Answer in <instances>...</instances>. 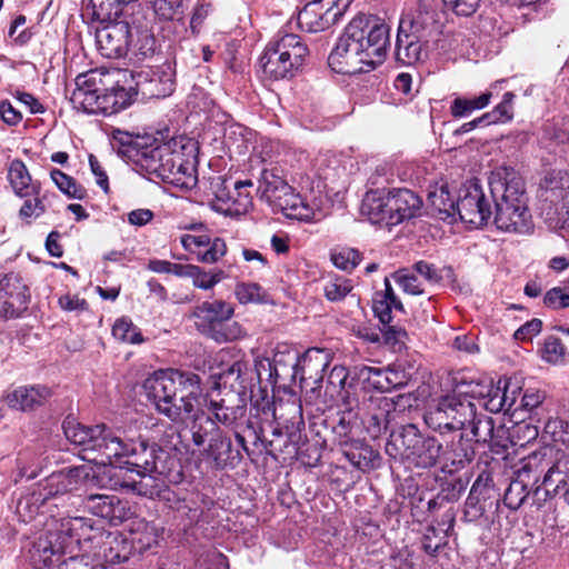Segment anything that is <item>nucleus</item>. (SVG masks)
I'll list each match as a JSON object with an SVG mask.
<instances>
[{
    "label": "nucleus",
    "mask_w": 569,
    "mask_h": 569,
    "mask_svg": "<svg viewBox=\"0 0 569 569\" xmlns=\"http://www.w3.org/2000/svg\"><path fill=\"white\" fill-rule=\"evenodd\" d=\"M66 438L79 447L82 459L106 467L98 483L112 490L124 489L153 498L164 487V461L168 452L147 441L131 437L124 429L106 425L87 427L74 419L63 422Z\"/></svg>",
    "instance_id": "f257e3e1"
},
{
    "label": "nucleus",
    "mask_w": 569,
    "mask_h": 569,
    "mask_svg": "<svg viewBox=\"0 0 569 569\" xmlns=\"http://www.w3.org/2000/svg\"><path fill=\"white\" fill-rule=\"evenodd\" d=\"M390 28L379 18L356 16L328 57L330 68L341 74L368 72L381 64L390 48Z\"/></svg>",
    "instance_id": "f03ea898"
},
{
    "label": "nucleus",
    "mask_w": 569,
    "mask_h": 569,
    "mask_svg": "<svg viewBox=\"0 0 569 569\" xmlns=\"http://www.w3.org/2000/svg\"><path fill=\"white\" fill-rule=\"evenodd\" d=\"M147 398L170 421L184 422L200 405V377L178 369L158 370L143 382Z\"/></svg>",
    "instance_id": "7ed1b4c3"
},
{
    "label": "nucleus",
    "mask_w": 569,
    "mask_h": 569,
    "mask_svg": "<svg viewBox=\"0 0 569 569\" xmlns=\"http://www.w3.org/2000/svg\"><path fill=\"white\" fill-rule=\"evenodd\" d=\"M496 201L493 222L502 231L526 233L532 228L525 182L512 168L496 169L489 179Z\"/></svg>",
    "instance_id": "20e7f679"
},
{
    "label": "nucleus",
    "mask_w": 569,
    "mask_h": 569,
    "mask_svg": "<svg viewBox=\"0 0 569 569\" xmlns=\"http://www.w3.org/2000/svg\"><path fill=\"white\" fill-rule=\"evenodd\" d=\"M90 519L68 517L52 520L31 542L28 550L33 568L46 569L58 563L66 553L80 546V536L90 531Z\"/></svg>",
    "instance_id": "39448f33"
},
{
    "label": "nucleus",
    "mask_w": 569,
    "mask_h": 569,
    "mask_svg": "<svg viewBox=\"0 0 569 569\" xmlns=\"http://www.w3.org/2000/svg\"><path fill=\"white\" fill-rule=\"evenodd\" d=\"M257 192L273 210L300 220L313 219L311 208L295 192L287 181L284 169L278 163H269L262 169Z\"/></svg>",
    "instance_id": "423d86ee"
},
{
    "label": "nucleus",
    "mask_w": 569,
    "mask_h": 569,
    "mask_svg": "<svg viewBox=\"0 0 569 569\" xmlns=\"http://www.w3.org/2000/svg\"><path fill=\"white\" fill-rule=\"evenodd\" d=\"M196 150L194 143L184 137H174L160 142L153 139L151 144L141 146L134 154V162L148 173L156 174L162 180L173 179L172 173L183 164L182 156Z\"/></svg>",
    "instance_id": "0eeeda50"
},
{
    "label": "nucleus",
    "mask_w": 569,
    "mask_h": 569,
    "mask_svg": "<svg viewBox=\"0 0 569 569\" xmlns=\"http://www.w3.org/2000/svg\"><path fill=\"white\" fill-rule=\"evenodd\" d=\"M308 53L307 44L298 34H278L260 59L262 71L274 80L291 78L303 66Z\"/></svg>",
    "instance_id": "6e6552de"
},
{
    "label": "nucleus",
    "mask_w": 569,
    "mask_h": 569,
    "mask_svg": "<svg viewBox=\"0 0 569 569\" xmlns=\"http://www.w3.org/2000/svg\"><path fill=\"white\" fill-rule=\"evenodd\" d=\"M386 452L393 457L400 456L418 468H431L442 458V445L435 437L423 436L415 425L409 423L398 433L391 435Z\"/></svg>",
    "instance_id": "1a4fd4ad"
},
{
    "label": "nucleus",
    "mask_w": 569,
    "mask_h": 569,
    "mask_svg": "<svg viewBox=\"0 0 569 569\" xmlns=\"http://www.w3.org/2000/svg\"><path fill=\"white\" fill-rule=\"evenodd\" d=\"M476 405L460 396L455 389L451 393L439 397L423 416L426 425L443 435L467 428L468 421L475 419Z\"/></svg>",
    "instance_id": "9d476101"
},
{
    "label": "nucleus",
    "mask_w": 569,
    "mask_h": 569,
    "mask_svg": "<svg viewBox=\"0 0 569 569\" xmlns=\"http://www.w3.org/2000/svg\"><path fill=\"white\" fill-rule=\"evenodd\" d=\"M90 527V531L80 536V549L91 553L99 565L121 563L129 559L131 546L122 535L96 528L91 519Z\"/></svg>",
    "instance_id": "9b49d317"
},
{
    "label": "nucleus",
    "mask_w": 569,
    "mask_h": 569,
    "mask_svg": "<svg viewBox=\"0 0 569 569\" xmlns=\"http://www.w3.org/2000/svg\"><path fill=\"white\" fill-rule=\"evenodd\" d=\"M251 180H239L232 182L221 176L210 180V189L214 196L212 208L226 216L244 214L252 206V198L248 188H251Z\"/></svg>",
    "instance_id": "f8f14e48"
},
{
    "label": "nucleus",
    "mask_w": 569,
    "mask_h": 569,
    "mask_svg": "<svg viewBox=\"0 0 569 569\" xmlns=\"http://www.w3.org/2000/svg\"><path fill=\"white\" fill-rule=\"evenodd\" d=\"M443 14L438 0H418L416 8L400 19L405 30L420 34L422 39L437 41L442 32Z\"/></svg>",
    "instance_id": "ddd939ff"
},
{
    "label": "nucleus",
    "mask_w": 569,
    "mask_h": 569,
    "mask_svg": "<svg viewBox=\"0 0 569 569\" xmlns=\"http://www.w3.org/2000/svg\"><path fill=\"white\" fill-rule=\"evenodd\" d=\"M204 401L207 410L213 416L214 423L219 422L237 429L246 419L247 405L240 392L218 391L216 395H209Z\"/></svg>",
    "instance_id": "4468645a"
},
{
    "label": "nucleus",
    "mask_w": 569,
    "mask_h": 569,
    "mask_svg": "<svg viewBox=\"0 0 569 569\" xmlns=\"http://www.w3.org/2000/svg\"><path fill=\"white\" fill-rule=\"evenodd\" d=\"M456 214L471 228H480L488 222L491 217L490 204L478 183H470L461 190L456 203Z\"/></svg>",
    "instance_id": "2eb2a0df"
},
{
    "label": "nucleus",
    "mask_w": 569,
    "mask_h": 569,
    "mask_svg": "<svg viewBox=\"0 0 569 569\" xmlns=\"http://www.w3.org/2000/svg\"><path fill=\"white\" fill-rule=\"evenodd\" d=\"M130 77L134 94H141L143 99L166 98L174 90L173 72L169 67L133 71Z\"/></svg>",
    "instance_id": "dca6fc26"
},
{
    "label": "nucleus",
    "mask_w": 569,
    "mask_h": 569,
    "mask_svg": "<svg viewBox=\"0 0 569 569\" xmlns=\"http://www.w3.org/2000/svg\"><path fill=\"white\" fill-rule=\"evenodd\" d=\"M91 471L90 467L82 465L54 472L46 479V482L39 489L42 493H46L48 501L56 499L93 482L96 477Z\"/></svg>",
    "instance_id": "f3484780"
},
{
    "label": "nucleus",
    "mask_w": 569,
    "mask_h": 569,
    "mask_svg": "<svg viewBox=\"0 0 569 569\" xmlns=\"http://www.w3.org/2000/svg\"><path fill=\"white\" fill-rule=\"evenodd\" d=\"M342 10L336 0H315L307 3L298 13V24L307 32H319L336 23Z\"/></svg>",
    "instance_id": "a211bd4d"
},
{
    "label": "nucleus",
    "mask_w": 569,
    "mask_h": 569,
    "mask_svg": "<svg viewBox=\"0 0 569 569\" xmlns=\"http://www.w3.org/2000/svg\"><path fill=\"white\" fill-rule=\"evenodd\" d=\"M130 26L127 21L102 24L96 29V42L101 56L118 59L127 54L130 44Z\"/></svg>",
    "instance_id": "6ab92c4d"
},
{
    "label": "nucleus",
    "mask_w": 569,
    "mask_h": 569,
    "mask_svg": "<svg viewBox=\"0 0 569 569\" xmlns=\"http://www.w3.org/2000/svg\"><path fill=\"white\" fill-rule=\"evenodd\" d=\"M82 503L88 512L113 526L122 523L133 515L129 502L113 495L91 493Z\"/></svg>",
    "instance_id": "aec40b11"
},
{
    "label": "nucleus",
    "mask_w": 569,
    "mask_h": 569,
    "mask_svg": "<svg viewBox=\"0 0 569 569\" xmlns=\"http://www.w3.org/2000/svg\"><path fill=\"white\" fill-rule=\"evenodd\" d=\"M550 453L551 450L542 449L522 458L515 466V477L536 491L539 490L543 487L542 480L545 475L550 468H555L556 465V462H552Z\"/></svg>",
    "instance_id": "412c9836"
},
{
    "label": "nucleus",
    "mask_w": 569,
    "mask_h": 569,
    "mask_svg": "<svg viewBox=\"0 0 569 569\" xmlns=\"http://www.w3.org/2000/svg\"><path fill=\"white\" fill-rule=\"evenodd\" d=\"M234 308L223 300L203 301L191 312L198 329L204 333H214L216 329L232 318Z\"/></svg>",
    "instance_id": "4be33fe9"
},
{
    "label": "nucleus",
    "mask_w": 569,
    "mask_h": 569,
    "mask_svg": "<svg viewBox=\"0 0 569 569\" xmlns=\"http://www.w3.org/2000/svg\"><path fill=\"white\" fill-rule=\"evenodd\" d=\"M431 39H422L411 30H405L399 24L396 40V59L403 64L410 66L425 60L431 49Z\"/></svg>",
    "instance_id": "5701e85b"
},
{
    "label": "nucleus",
    "mask_w": 569,
    "mask_h": 569,
    "mask_svg": "<svg viewBox=\"0 0 569 569\" xmlns=\"http://www.w3.org/2000/svg\"><path fill=\"white\" fill-rule=\"evenodd\" d=\"M27 288L18 280L0 281V317H18L28 306Z\"/></svg>",
    "instance_id": "b1692460"
},
{
    "label": "nucleus",
    "mask_w": 569,
    "mask_h": 569,
    "mask_svg": "<svg viewBox=\"0 0 569 569\" xmlns=\"http://www.w3.org/2000/svg\"><path fill=\"white\" fill-rule=\"evenodd\" d=\"M420 198L409 189H398L389 192L388 226H396L411 219L421 208Z\"/></svg>",
    "instance_id": "393cba45"
},
{
    "label": "nucleus",
    "mask_w": 569,
    "mask_h": 569,
    "mask_svg": "<svg viewBox=\"0 0 569 569\" xmlns=\"http://www.w3.org/2000/svg\"><path fill=\"white\" fill-rule=\"evenodd\" d=\"M51 397L50 388L37 385L18 387L8 392L4 400L10 408L27 411L44 405Z\"/></svg>",
    "instance_id": "a878e982"
},
{
    "label": "nucleus",
    "mask_w": 569,
    "mask_h": 569,
    "mask_svg": "<svg viewBox=\"0 0 569 569\" xmlns=\"http://www.w3.org/2000/svg\"><path fill=\"white\" fill-rule=\"evenodd\" d=\"M358 377L367 388L380 392H390L403 386V376L390 368L362 366L358 369Z\"/></svg>",
    "instance_id": "bb28decb"
},
{
    "label": "nucleus",
    "mask_w": 569,
    "mask_h": 569,
    "mask_svg": "<svg viewBox=\"0 0 569 569\" xmlns=\"http://www.w3.org/2000/svg\"><path fill=\"white\" fill-rule=\"evenodd\" d=\"M392 409L393 405L388 398H371L369 400L362 422L372 438H378L387 430Z\"/></svg>",
    "instance_id": "cd10ccee"
},
{
    "label": "nucleus",
    "mask_w": 569,
    "mask_h": 569,
    "mask_svg": "<svg viewBox=\"0 0 569 569\" xmlns=\"http://www.w3.org/2000/svg\"><path fill=\"white\" fill-rule=\"evenodd\" d=\"M496 385L487 377H467L461 375L455 378V390L472 401V399L482 400V403L490 399Z\"/></svg>",
    "instance_id": "c85d7f7f"
},
{
    "label": "nucleus",
    "mask_w": 569,
    "mask_h": 569,
    "mask_svg": "<svg viewBox=\"0 0 569 569\" xmlns=\"http://www.w3.org/2000/svg\"><path fill=\"white\" fill-rule=\"evenodd\" d=\"M389 192L383 190L368 191L361 203V213L372 223H385L389 219Z\"/></svg>",
    "instance_id": "c756f323"
},
{
    "label": "nucleus",
    "mask_w": 569,
    "mask_h": 569,
    "mask_svg": "<svg viewBox=\"0 0 569 569\" xmlns=\"http://www.w3.org/2000/svg\"><path fill=\"white\" fill-rule=\"evenodd\" d=\"M520 391V388L512 383L510 380H499L495 387L492 396L490 399L486 400L482 407L486 410L497 413L500 411L508 412L512 409L516 403L517 393Z\"/></svg>",
    "instance_id": "7c9ffc66"
},
{
    "label": "nucleus",
    "mask_w": 569,
    "mask_h": 569,
    "mask_svg": "<svg viewBox=\"0 0 569 569\" xmlns=\"http://www.w3.org/2000/svg\"><path fill=\"white\" fill-rule=\"evenodd\" d=\"M133 0H89L88 10H90L93 21L101 26L120 21L124 8Z\"/></svg>",
    "instance_id": "2f4dec72"
},
{
    "label": "nucleus",
    "mask_w": 569,
    "mask_h": 569,
    "mask_svg": "<svg viewBox=\"0 0 569 569\" xmlns=\"http://www.w3.org/2000/svg\"><path fill=\"white\" fill-rule=\"evenodd\" d=\"M542 485L547 492L560 495L569 505V459L558 460L545 475Z\"/></svg>",
    "instance_id": "473e14b6"
},
{
    "label": "nucleus",
    "mask_w": 569,
    "mask_h": 569,
    "mask_svg": "<svg viewBox=\"0 0 569 569\" xmlns=\"http://www.w3.org/2000/svg\"><path fill=\"white\" fill-rule=\"evenodd\" d=\"M161 532L153 522L138 519L132 523L130 546L139 552L150 550L158 545Z\"/></svg>",
    "instance_id": "72a5a7b5"
},
{
    "label": "nucleus",
    "mask_w": 569,
    "mask_h": 569,
    "mask_svg": "<svg viewBox=\"0 0 569 569\" xmlns=\"http://www.w3.org/2000/svg\"><path fill=\"white\" fill-rule=\"evenodd\" d=\"M8 179L17 196L24 198L38 194V184L32 182L31 176L22 160L14 159L10 162Z\"/></svg>",
    "instance_id": "f704fd0d"
},
{
    "label": "nucleus",
    "mask_w": 569,
    "mask_h": 569,
    "mask_svg": "<svg viewBox=\"0 0 569 569\" xmlns=\"http://www.w3.org/2000/svg\"><path fill=\"white\" fill-rule=\"evenodd\" d=\"M557 198L560 203L556 207L553 216L548 212L549 227L556 231L569 229V173H566L560 179V187L558 188Z\"/></svg>",
    "instance_id": "c9c22d12"
},
{
    "label": "nucleus",
    "mask_w": 569,
    "mask_h": 569,
    "mask_svg": "<svg viewBox=\"0 0 569 569\" xmlns=\"http://www.w3.org/2000/svg\"><path fill=\"white\" fill-rule=\"evenodd\" d=\"M428 202L439 219H455L457 201L450 196L447 184L435 186L429 190Z\"/></svg>",
    "instance_id": "e433bc0d"
},
{
    "label": "nucleus",
    "mask_w": 569,
    "mask_h": 569,
    "mask_svg": "<svg viewBox=\"0 0 569 569\" xmlns=\"http://www.w3.org/2000/svg\"><path fill=\"white\" fill-rule=\"evenodd\" d=\"M120 76L126 78V73H122L120 70L109 71L106 69H94L90 70L86 73L79 74L76 78L77 89H96L102 91V89L109 83L116 81L119 83V79H116Z\"/></svg>",
    "instance_id": "4c0bfd02"
},
{
    "label": "nucleus",
    "mask_w": 569,
    "mask_h": 569,
    "mask_svg": "<svg viewBox=\"0 0 569 569\" xmlns=\"http://www.w3.org/2000/svg\"><path fill=\"white\" fill-rule=\"evenodd\" d=\"M339 445L346 459L356 468H369L373 456L372 449L360 440H340Z\"/></svg>",
    "instance_id": "58836bf2"
},
{
    "label": "nucleus",
    "mask_w": 569,
    "mask_h": 569,
    "mask_svg": "<svg viewBox=\"0 0 569 569\" xmlns=\"http://www.w3.org/2000/svg\"><path fill=\"white\" fill-rule=\"evenodd\" d=\"M190 418H192V422L189 431L191 433V440L197 447H202L209 436L211 437L220 431L212 417L207 416L203 411L197 410Z\"/></svg>",
    "instance_id": "ea45409f"
},
{
    "label": "nucleus",
    "mask_w": 569,
    "mask_h": 569,
    "mask_svg": "<svg viewBox=\"0 0 569 569\" xmlns=\"http://www.w3.org/2000/svg\"><path fill=\"white\" fill-rule=\"evenodd\" d=\"M475 451L472 447L463 441V436L460 435L459 441L452 443L447 450H442V460L445 461L443 469L449 466L452 467L449 471L463 468L473 458Z\"/></svg>",
    "instance_id": "a19ab883"
},
{
    "label": "nucleus",
    "mask_w": 569,
    "mask_h": 569,
    "mask_svg": "<svg viewBox=\"0 0 569 569\" xmlns=\"http://www.w3.org/2000/svg\"><path fill=\"white\" fill-rule=\"evenodd\" d=\"M47 502L46 493H42L40 489L33 490L18 500L16 513L21 521L29 522L41 512V508H43Z\"/></svg>",
    "instance_id": "79ce46f5"
},
{
    "label": "nucleus",
    "mask_w": 569,
    "mask_h": 569,
    "mask_svg": "<svg viewBox=\"0 0 569 569\" xmlns=\"http://www.w3.org/2000/svg\"><path fill=\"white\" fill-rule=\"evenodd\" d=\"M491 97V91H486L473 98L457 97L450 106L451 116L453 118L468 117L473 111L486 108L490 103Z\"/></svg>",
    "instance_id": "37998d69"
},
{
    "label": "nucleus",
    "mask_w": 569,
    "mask_h": 569,
    "mask_svg": "<svg viewBox=\"0 0 569 569\" xmlns=\"http://www.w3.org/2000/svg\"><path fill=\"white\" fill-rule=\"evenodd\" d=\"M231 449L232 442L230 438L223 436L221 431H218L210 437L204 453L208 458L213 460L216 467L221 468L226 466L227 461L230 459Z\"/></svg>",
    "instance_id": "c03bdc74"
},
{
    "label": "nucleus",
    "mask_w": 569,
    "mask_h": 569,
    "mask_svg": "<svg viewBox=\"0 0 569 569\" xmlns=\"http://www.w3.org/2000/svg\"><path fill=\"white\" fill-rule=\"evenodd\" d=\"M540 142L556 152L558 148L569 144V126L566 123H548L543 127Z\"/></svg>",
    "instance_id": "a18cd8bd"
},
{
    "label": "nucleus",
    "mask_w": 569,
    "mask_h": 569,
    "mask_svg": "<svg viewBox=\"0 0 569 569\" xmlns=\"http://www.w3.org/2000/svg\"><path fill=\"white\" fill-rule=\"evenodd\" d=\"M443 517L448 526L442 530V537H439L436 541L433 540V538H437V529L435 527L428 528L426 535L423 536L422 547L423 550L429 555H436L441 546L446 543L445 539L449 536V531L453 530L455 515L452 512H447Z\"/></svg>",
    "instance_id": "49530a36"
},
{
    "label": "nucleus",
    "mask_w": 569,
    "mask_h": 569,
    "mask_svg": "<svg viewBox=\"0 0 569 569\" xmlns=\"http://www.w3.org/2000/svg\"><path fill=\"white\" fill-rule=\"evenodd\" d=\"M467 428H470L473 439L477 442H488L493 438V420L482 413L477 412L475 409V419L468 421Z\"/></svg>",
    "instance_id": "de8ad7c7"
},
{
    "label": "nucleus",
    "mask_w": 569,
    "mask_h": 569,
    "mask_svg": "<svg viewBox=\"0 0 569 569\" xmlns=\"http://www.w3.org/2000/svg\"><path fill=\"white\" fill-rule=\"evenodd\" d=\"M234 295L241 305L264 303L267 293L262 287L254 282H240L234 288Z\"/></svg>",
    "instance_id": "09e8293b"
},
{
    "label": "nucleus",
    "mask_w": 569,
    "mask_h": 569,
    "mask_svg": "<svg viewBox=\"0 0 569 569\" xmlns=\"http://www.w3.org/2000/svg\"><path fill=\"white\" fill-rule=\"evenodd\" d=\"M515 94L512 92H506L502 97V101L493 108L492 111L483 113L485 124H492L498 122L510 121L513 117L512 102Z\"/></svg>",
    "instance_id": "8fccbe9b"
},
{
    "label": "nucleus",
    "mask_w": 569,
    "mask_h": 569,
    "mask_svg": "<svg viewBox=\"0 0 569 569\" xmlns=\"http://www.w3.org/2000/svg\"><path fill=\"white\" fill-rule=\"evenodd\" d=\"M352 281L345 277H330L325 283L323 292L325 297L330 301H341L352 290Z\"/></svg>",
    "instance_id": "3c124183"
},
{
    "label": "nucleus",
    "mask_w": 569,
    "mask_h": 569,
    "mask_svg": "<svg viewBox=\"0 0 569 569\" xmlns=\"http://www.w3.org/2000/svg\"><path fill=\"white\" fill-rule=\"evenodd\" d=\"M347 379L348 370L343 366H335L328 376L327 390L332 393L337 392V397L341 401L350 400L349 391L346 389Z\"/></svg>",
    "instance_id": "603ef678"
},
{
    "label": "nucleus",
    "mask_w": 569,
    "mask_h": 569,
    "mask_svg": "<svg viewBox=\"0 0 569 569\" xmlns=\"http://www.w3.org/2000/svg\"><path fill=\"white\" fill-rule=\"evenodd\" d=\"M186 153L187 154L182 156L181 160L183 167L180 170H177V172L172 173L173 179H166V181L184 188H192L197 182V178L194 176V166L190 160V158H193L194 150L190 154L187 150Z\"/></svg>",
    "instance_id": "864d4df0"
},
{
    "label": "nucleus",
    "mask_w": 569,
    "mask_h": 569,
    "mask_svg": "<svg viewBox=\"0 0 569 569\" xmlns=\"http://www.w3.org/2000/svg\"><path fill=\"white\" fill-rule=\"evenodd\" d=\"M531 490H533L531 487L525 482H520V480L515 477L505 492V505L512 510H517Z\"/></svg>",
    "instance_id": "5fc2aeb1"
},
{
    "label": "nucleus",
    "mask_w": 569,
    "mask_h": 569,
    "mask_svg": "<svg viewBox=\"0 0 569 569\" xmlns=\"http://www.w3.org/2000/svg\"><path fill=\"white\" fill-rule=\"evenodd\" d=\"M112 335L117 340L128 343H140L143 341L140 330L127 318L116 321L112 327Z\"/></svg>",
    "instance_id": "6e6d98bb"
},
{
    "label": "nucleus",
    "mask_w": 569,
    "mask_h": 569,
    "mask_svg": "<svg viewBox=\"0 0 569 569\" xmlns=\"http://www.w3.org/2000/svg\"><path fill=\"white\" fill-rule=\"evenodd\" d=\"M51 179L56 183V186L68 197L74 199H83L86 196V190L81 186H78L73 178L66 174L59 169H53L50 173Z\"/></svg>",
    "instance_id": "4d7b16f0"
},
{
    "label": "nucleus",
    "mask_w": 569,
    "mask_h": 569,
    "mask_svg": "<svg viewBox=\"0 0 569 569\" xmlns=\"http://www.w3.org/2000/svg\"><path fill=\"white\" fill-rule=\"evenodd\" d=\"M100 91L96 89H76L72 93V101L87 113L99 114Z\"/></svg>",
    "instance_id": "13d9d810"
},
{
    "label": "nucleus",
    "mask_w": 569,
    "mask_h": 569,
    "mask_svg": "<svg viewBox=\"0 0 569 569\" xmlns=\"http://www.w3.org/2000/svg\"><path fill=\"white\" fill-rule=\"evenodd\" d=\"M352 402L353 401L351 400L342 401L346 409L341 412L337 426L333 427V432L338 436L339 441L351 440L349 435L351 433L358 417V415L353 412Z\"/></svg>",
    "instance_id": "bf43d9fd"
},
{
    "label": "nucleus",
    "mask_w": 569,
    "mask_h": 569,
    "mask_svg": "<svg viewBox=\"0 0 569 569\" xmlns=\"http://www.w3.org/2000/svg\"><path fill=\"white\" fill-rule=\"evenodd\" d=\"M248 365L243 361H234L227 370L221 373L223 383H229L231 388L238 386L241 389L247 387Z\"/></svg>",
    "instance_id": "052dcab7"
},
{
    "label": "nucleus",
    "mask_w": 569,
    "mask_h": 569,
    "mask_svg": "<svg viewBox=\"0 0 569 569\" xmlns=\"http://www.w3.org/2000/svg\"><path fill=\"white\" fill-rule=\"evenodd\" d=\"M153 10L160 19H178L184 11L183 0H153Z\"/></svg>",
    "instance_id": "680f3d73"
},
{
    "label": "nucleus",
    "mask_w": 569,
    "mask_h": 569,
    "mask_svg": "<svg viewBox=\"0 0 569 569\" xmlns=\"http://www.w3.org/2000/svg\"><path fill=\"white\" fill-rule=\"evenodd\" d=\"M333 264L345 271L353 270L361 261V253L353 248H341L331 254Z\"/></svg>",
    "instance_id": "e2e57ef3"
},
{
    "label": "nucleus",
    "mask_w": 569,
    "mask_h": 569,
    "mask_svg": "<svg viewBox=\"0 0 569 569\" xmlns=\"http://www.w3.org/2000/svg\"><path fill=\"white\" fill-rule=\"evenodd\" d=\"M393 280L399 284L403 292L409 295H422L423 288L417 276L408 269H400L392 273Z\"/></svg>",
    "instance_id": "0e129e2a"
},
{
    "label": "nucleus",
    "mask_w": 569,
    "mask_h": 569,
    "mask_svg": "<svg viewBox=\"0 0 569 569\" xmlns=\"http://www.w3.org/2000/svg\"><path fill=\"white\" fill-rule=\"evenodd\" d=\"M227 252L226 242L221 238L209 239V244L198 252V261L202 263H214Z\"/></svg>",
    "instance_id": "69168bd1"
},
{
    "label": "nucleus",
    "mask_w": 569,
    "mask_h": 569,
    "mask_svg": "<svg viewBox=\"0 0 569 569\" xmlns=\"http://www.w3.org/2000/svg\"><path fill=\"white\" fill-rule=\"evenodd\" d=\"M478 487V482L476 481L472 485L465 502L463 519L469 522L478 520L485 512V507L480 503V499L477 493Z\"/></svg>",
    "instance_id": "338daca9"
},
{
    "label": "nucleus",
    "mask_w": 569,
    "mask_h": 569,
    "mask_svg": "<svg viewBox=\"0 0 569 569\" xmlns=\"http://www.w3.org/2000/svg\"><path fill=\"white\" fill-rule=\"evenodd\" d=\"M543 302L552 309H563L569 307V283L562 287H553L548 290L543 297Z\"/></svg>",
    "instance_id": "774afa93"
}]
</instances>
